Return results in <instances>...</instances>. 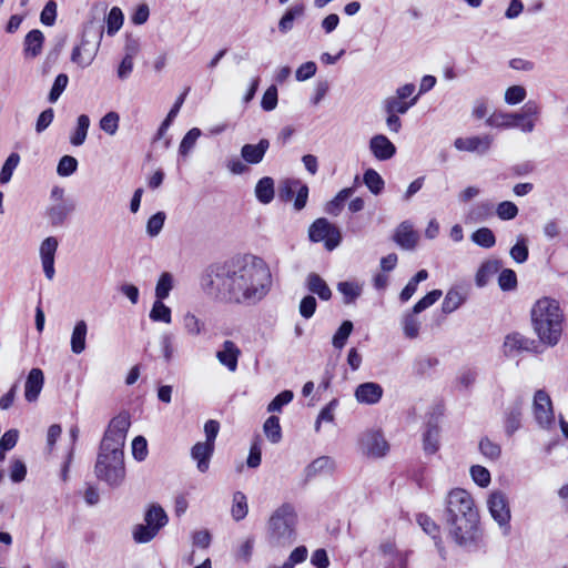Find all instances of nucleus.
Instances as JSON below:
<instances>
[{
	"label": "nucleus",
	"instance_id": "1",
	"mask_svg": "<svg viewBox=\"0 0 568 568\" xmlns=\"http://www.w3.org/2000/svg\"><path fill=\"white\" fill-rule=\"evenodd\" d=\"M203 291L215 300L255 304L272 286V274L263 258L244 254L210 265L201 278Z\"/></svg>",
	"mask_w": 568,
	"mask_h": 568
},
{
	"label": "nucleus",
	"instance_id": "2",
	"mask_svg": "<svg viewBox=\"0 0 568 568\" xmlns=\"http://www.w3.org/2000/svg\"><path fill=\"white\" fill-rule=\"evenodd\" d=\"M130 425L125 413L113 417L100 444L94 473L111 487L120 486L125 477L123 447Z\"/></svg>",
	"mask_w": 568,
	"mask_h": 568
},
{
	"label": "nucleus",
	"instance_id": "3",
	"mask_svg": "<svg viewBox=\"0 0 568 568\" xmlns=\"http://www.w3.org/2000/svg\"><path fill=\"white\" fill-rule=\"evenodd\" d=\"M445 514L455 542L463 547L471 544L479 516L470 494L462 488L450 490L446 499Z\"/></svg>",
	"mask_w": 568,
	"mask_h": 568
},
{
	"label": "nucleus",
	"instance_id": "4",
	"mask_svg": "<svg viewBox=\"0 0 568 568\" xmlns=\"http://www.w3.org/2000/svg\"><path fill=\"white\" fill-rule=\"evenodd\" d=\"M531 324L539 341L548 346L559 343L562 334L564 313L558 301L539 298L530 311Z\"/></svg>",
	"mask_w": 568,
	"mask_h": 568
},
{
	"label": "nucleus",
	"instance_id": "5",
	"mask_svg": "<svg viewBox=\"0 0 568 568\" xmlns=\"http://www.w3.org/2000/svg\"><path fill=\"white\" fill-rule=\"evenodd\" d=\"M297 515L291 504H283L276 508L267 521L266 538L271 546L283 547L291 545L295 539Z\"/></svg>",
	"mask_w": 568,
	"mask_h": 568
},
{
	"label": "nucleus",
	"instance_id": "6",
	"mask_svg": "<svg viewBox=\"0 0 568 568\" xmlns=\"http://www.w3.org/2000/svg\"><path fill=\"white\" fill-rule=\"evenodd\" d=\"M540 112V105L536 101L529 100L524 104L520 112L493 113L486 120V124L493 128H518L524 133H530L535 130Z\"/></svg>",
	"mask_w": 568,
	"mask_h": 568
},
{
	"label": "nucleus",
	"instance_id": "7",
	"mask_svg": "<svg viewBox=\"0 0 568 568\" xmlns=\"http://www.w3.org/2000/svg\"><path fill=\"white\" fill-rule=\"evenodd\" d=\"M102 38V28H95L93 21L87 23L83 30L81 43L72 50L71 61L80 68L89 67L98 54Z\"/></svg>",
	"mask_w": 568,
	"mask_h": 568
},
{
	"label": "nucleus",
	"instance_id": "8",
	"mask_svg": "<svg viewBox=\"0 0 568 568\" xmlns=\"http://www.w3.org/2000/svg\"><path fill=\"white\" fill-rule=\"evenodd\" d=\"M145 524H139L133 529V539L138 544L151 541L168 524L165 510L158 504H152L144 515Z\"/></svg>",
	"mask_w": 568,
	"mask_h": 568
},
{
	"label": "nucleus",
	"instance_id": "9",
	"mask_svg": "<svg viewBox=\"0 0 568 568\" xmlns=\"http://www.w3.org/2000/svg\"><path fill=\"white\" fill-rule=\"evenodd\" d=\"M308 239L314 243L324 242L328 251L336 248L342 242L341 230L325 217L316 219L308 229Z\"/></svg>",
	"mask_w": 568,
	"mask_h": 568
},
{
	"label": "nucleus",
	"instance_id": "10",
	"mask_svg": "<svg viewBox=\"0 0 568 568\" xmlns=\"http://www.w3.org/2000/svg\"><path fill=\"white\" fill-rule=\"evenodd\" d=\"M358 447L361 453L369 458L384 457L389 449V445L384 438L382 432L377 429H368L364 432L359 436Z\"/></svg>",
	"mask_w": 568,
	"mask_h": 568
},
{
	"label": "nucleus",
	"instance_id": "11",
	"mask_svg": "<svg viewBox=\"0 0 568 568\" xmlns=\"http://www.w3.org/2000/svg\"><path fill=\"white\" fill-rule=\"evenodd\" d=\"M534 416L541 428H549L555 422L552 403L548 393L538 389L534 395L532 402Z\"/></svg>",
	"mask_w": 568,
	"mask_h": 568
},
{
	"label": "nucleus",
	"instance_id": "12",
	"mask_svg": "<svg viewBox=\"0 0 568 568\" xmlns=\"http://www.w3.org/2000/svg\"><path fill=\"white\" fill-rule=\"evenodd\" d=\"M487 506L494 520L497 521L500 527H508L511 516L507 495L501 490L491 491L487 500Z\"/></svg>",
	"mask_w": 568,
	"mask_h": 568
},
{
	"label": "nucleus",
	"instance_id": "13",
	"mask_svg": "<svg viewBox=\"0 0 568 568\" xmlns=\"http://www.w3.org/2000/svg\"><path fill=\"white\" fill-rule=\"evenodd\" d=\"M418 233L409 221L402 222L395 230L393 241L403 250L412 251L417 246Z\"/></svg>",
	"mask_w": 568,
	"mask_h": 568
},
{
	"label": "nucleus",
	"instance_id": "14",
	"mask_svg": "<svg viewBox=\"0 0 568 568\" xmlns=\"http://www.w3.org/2000/svg\"><path fill=\"white\" fill-rule=\"evenodd\" d=\"M384 389L378 383L366 382L356 387L354 396L359 404L375 405L382 399Z\"/></svg>",
	"mask_w": 568,
	"mask_h": 568
},
{
	"label": "nucleus",
	"instance_id": "15",
	"mask_svg": "<svg viewBox=\"0 0 568 568\" xmlns=\"http://www.w3.org/2000/svg\"><path fill=\"white\" fill-rule=\"evenodd\" d=\"M215 356L221 365L233 373L237 369L241 349L233 341L226 339L222 343L221 349L216 352Z\"/></svg>",
	"mask_w": 568,
	"mask_h": 568
},
{
	"label": "nucleus",
	"instance_id": "16",
	"mask_svg": "<svg viewBox=\"0 0 568 568\" xmlns=\"http://www.w3.org/2000/svg\"><path fill=\"white\" fill-rule=\"evenodd\" d=\"M493 143V139L489 135L483 136H469V138H457L454 142V146L458 151L476 152L479 154L486 153Z\"/></svg>",
	"mask_w": 568,
	"mask_h": 568
},
{
	"label": "nucleus",
	"instance_id": "17",
	"mask_svg": "<svg viewBox=\"0 0 568 568\" xmlns=\"http://www.w3.org/2000/svg\"><path fill=\"white\" fill-rule=\"evenodd\" d=\"M369 150L379 161H387L396 153V146L384 134H376L369 141Z\"/></svg>",
	"mask_w": 568,
	"mask_h": 568
},
{
	"label": "nucleus",
	"instance_id": "18",
	"mask_svg": "<svg viewBox=\"0 0 568 568\" xmlns=\"http://www.w3.org/2000/svg\"><path fill=\"white\" fill-rule=\"evenodd\" d=\"M44 385V374L40 368H32L26 379L24 398L29 403L37 402Z\"/></svg>",
	"mask_w": 568,
	"mask_h": 568
},
{
	"label": "nucleus",
	"instance_id": "19",
	"mask_svg": "<svg viewBox=\"0 0 568 568\" xmlns=\"http://www.w3.org/2000/svg\"><path fill=\"white\" fill-rule=\"evenodd\" d=\"M268 148L267 139H261L256 144L246 143L241 148V158L246 164H258L263 161Z\"/></svg>",
	"mask_w": 568,
	"mask_h": 568
},
{
	"label": "nucleus",
	"instance_id": "20",
	"mask_svg": "<svg viewBox=\"0 0 568 568\" xmlns=\"http://www.w3.org/2000/svg\"><path fill=\"white\" fill-rule=\"evenodd\" d=\"M524 399L518 397L505 413V432L508 436H513L521 426V409Z\"/></svg>",
	"mask_w": 568,
	"mask_h": 568
},
{
	"label": "nucleus",
	"instance_id": "21",
	"mask_svg": "<svg viewBox=\"0 0 568 568\" xmlns=\"http://www.w3.org/2000/svg\"><path fill=\"white\" fill-rule=\"evenodd\" d=\"M214 444L206 442L196 443L191 449V456L197 463V469L205 473L210 466V459L214 453Z\"/></svg>",
	"mask_w": 568,
	"mask_h": 568
},
{
	"label": "nucleus",
	"instance_id": "22",
	"mask_svg": "<svg viewBox=\"0 0 568 568\" xmlns=\"http://www.w3.org/2000/svg\"><path fill=\"white\" fill-rule=\"evenodd\" d=\"M467 300V291L462 286H454L445 295L442 303V311L450 314L460 307Z\"/></svg>",
	"mask_w": 568,
	"mask_h": 568
},
{
	"label": "nucleus",
	"instance_id": "23",
	"mask_svg": "<svg viewBox=\"0 0 568 568\" xmlns=\"http://www.w3.org/2000/svg\"><path fill=\"white\" fill-rule=\"evenodd\" d=\"M43 42L44 36L40 30L33 29L28 32L23 41L24 57L37 58L42 51Z\"/></svg>",
	"mask_w": 568,
	"mask_h": 568
},
{
	"label": "nucleus",
	"instance_id": "24",
	"mask_svg": "<svg viewBox=\"0 0 568 568\" xmlns=\"http://www.w3.org/2000/svg\"><path fill=\"white\" fill-rule=\"evenodd\" d=\"M74 210L75 204L73 202L61 201L50 206L47 211V215L53 226H60Z\"/></svg>",
	"mask_w": 568,
	"mask_h": 568
},
{
	"label": "nucleus",
	"instance_id": "25",
	"mask_svg": "<svg viewBox=\"0 0 568 568\" xmlns=\"http://www.w3.org/2000/svg\"><path fill=\"white\" fill-rule=\"evenodd\" d=\"M501 267V261L497 258L487 260L479 266L475 283L478 287H484L488 284L490 277L495 275Z\"/></svg>",
	"mask_w": 568,
	"mask_h": 568
},
{
	"label": "nucleus",
	"instance_id": "26",
	"mask_svg": "<svg viewBox=\"0 0 568 568\" xmlns=\"http://www.w3.org/2000/svg\"><path fill=\"white\" fill-rule=\"evenodd\" d=\"M417 523L426 534L433 537V539L435 540V546L442 559H446V550L443 546L442 539L436 535V532L438 531L437 524L426 514H419L417 516Z\"/></svg>",
	"mask_w": 568,
	"mask_h": 568
},
{
	"label": "nucleus",
	"instance_id": "27",
	"mask_svg": "<svg viewBox=\"0 0 568 568\" xmlns=\"http://www.w3.org/2000/svg\"><path fill=\"white\" fill-rule=\"evenodd\" d=\"M88 334V325L85 321L80 320L75 323L72 334H71V341L70 346L73 354H81L84 352L87 344L85 338Z\"/></svg>",
	"mask_w": 568,
	"mask_h": 568
},
{
	"label": "nucleus",
	"instance_id": "28",
	"mask_svg": "<svg viewBox=\"0 0 568 568\" xmlns=\"http://www.w3.org/2000/svg\"><path fill=\"white\" fill-rule=\"evenodd\" d=\"M530 344H532L531 341L526 338L519 333H513L506 336L504 342V353L506 356H514L515 353L523 351V349H529Z\"/></svg>",
	"mask_w": 568,
	"mask_h": 568
},
{
	"label": "nucleus",
	"instance_id": "29",
	"mask_svg": "<svg viewBox=\"0 0 568 568\" xmlns=\"http://www.w3.org/2000/svg\"><path fill=\"white\" fill-rule=\"evenodd\" d=\"M307 290L316 294L321 300L328 301L332 297V291L326 282L316 273H310L306 280Z\"/></svg>",
	"mask_w": 568,
	"mask_h": 568
},
{
	"label": "nucleus",
	"instance_id": "30",
	"mask_svg": "<svg viewBox=\"0 0 568 568\" xmlns=\"http://www.w3.org/2000/svg\"><path fill=\"white\" fill-rule=\"evenodd\" d=\"M275 194L274 180L270 176H264L255 185V196L262 204H268L273 201Z\"/></svg>",
	"mask_w": 568,
	"mask_h": 568
},
{
	"label": "nucleus",
	"instance_id": "31",
	"mask_svg": "<svg viewBox=\"0 0 568 568\" xmlns=\"http://www.w3.org/2000/svg\"><path fill=\"white\" fill-rule=\"evenodd\" d=\"M416 102L417 97H414L410 101H405L397 97H388L384 101V110L386 113L396 115L405 114Z\"/></svg>",
	"mask_w": 568,
	"mask_h": 568
},
{
	"label": "nucleus",
	"instance_id": "32",
	"mask_svg": "<svg viewBox=\"0 0 568 568\" xmlns=\"http://www.w3.org/2000/svg\"><path fill=\"white\" fill-rule=\"evenodd\" d=\"M89 126L90 118L87 114L79 115L77 120V128L70 136V143L74 146L82 145L87 139Z\"/></svg>",
	"mask_w": 568,
	"mask_h": 568
},
{
	"label": "nucleus",
	"instance_id": "33",
	"mask_svg": "<svg viewBox=\"0 0 568 568\" xmlns=\"http://www.w3.org/2000/svg\"><path fill=\"white\" fill-rule=\"evenodd\" d=\"M337 291L343 295L344 304L348 305L354 303L362 294V286L355 282H339Z\"/></svg>",
	"mask_w": 568,
	"mask_h": 568
},
{
	"label": "nucleus",
	"instance_id": "34",
	"mask_svg": "<svg viewBox=\"0 0 568 568\" xmlns=\"http://www.w3.org/2000/svg\"><path fill=\"white\" fill-rule=\"evenodd\" d=\"M304 13V6L303 4H295L291 7L284 16L281 18L278 22V30L282 33H287L291 31L294 27V21L296 18L302 17Z\"/></svg>",
	"mask_w": 568,
	"mask_h": 568
},
{
	"label": "nucleus",
	"instance_id": "35",
	"mask_svg": "<svg viewBox=\"0 0 568 568\" xmlns=\"http://www.w3.org/2000/svg\"><path fill=\"white\" fill-rule=\"evenodd\" d=\"M353 193L354 187H345L341 190L336 194V196L326 204L325 212L331 215L337 216L341 213L345 201L349 199L353 195Z\"/></svg>",
	"mask_w": 568,
	"mask_h": 568
},
{
	"label": "nucleus",
	"instance_id": "36",
	"mask_svg": "<svg viewBox=\"0 0 568 568\" xmlns=\"http://www.w3.org/2000/svg\"><path fill=\"white\" fill-rule=\"evenodd\" d=\"M248 513L247 498L244 493L235 491L233 494V503L231 508L232 518L240 521L246 517Z\"/></svg>",
	"mask_w": 568,
	"mask_h": 568
},
{
	"label": "nucleus",
	"instance_id": "37",
	"mask_svg": "<svg viewBox=\"0 0 568 568\" xmlns=\"http://www.w3.org/2000/svg\"><path fill=\"white\" fill-rule=\"evenodd\" d=\"M335 467L334 460L328 456H322L313 460L305 469L307 477H313L323 471H332Z\"/></svg>",
	"mask_w": 568,
	"mask_h": 568
},
{
	"label": "nucleus",
	"instance_id": "38",
	"mask_svg": "<svg viewBox=\"0 0 568 568\" xmlns=\"http://www.w3.org/2000/svg\"><path fill=\"white\" fill-rule=\"evenodd\" d=\"M263 430L267 439L273 444L282 439V428L277 416H270L263 425Z\"/></svg>",
	"mask_w": 568,
	"mask_h": 568
},
{
	"label": "nucleus",
	"instance_id": "39",
	"mask_svg": "<svg viewBox=\"0 0 568 568\" xmlns=\"http://www.w3.org/2000/svg\"><path fill=\"white\" fill-rule=\"evenodd\" d=\"M363 182L375 195L379 194L385 185L383 178L374 169H367L364 172Z\"/></svg>",
	"mask_w": 568,
	"mask_h": 568
},
{
	"label": "nucleus",
	"instance_id": "40",
	"mask_svg": "<svg viewBox=\"0 0 568 568\" xmlns=\"http://www.w3.org/2000/svg\"><path fill=\"white\" fill-rule=\"evenodd\" d=\"M509 254L516 263H525L529 256L528 240L524 235H519L516 244L511 246Z\"/></svg>",
	"mask_w": 568,
	"mask_h": 568
},
{
	"label": "nucleus",
	"instance_id": "41",
	"mask_svg": "<svg viewBox=\"0 0 568 568\" xmlns=\"http://www.w3.org/2000/svg\"><path fill=\"white\" fill-rule=\"evenodd\" d=\"M124 16L119 7L111 8L106 17V34L113 37L123 26Z\"/></svg>",
	"mask_w": 568,
	"mask_h": 568
},
{
	"label": "nucleus",
	"instance_id": "42",
	"mask_svg": "<svg viewBox=\"0 0 568 568\" xmlns=\"http://www.w3.org/2000/svg\"><path fill=\"white\" fill-rule=\"evenodd\" d=\"M439 429L437 425L428 424L424 434L423 443L426 454H435L438 449Z\"/></svg>",
	"mask_w": 568,
	"mask_h": 568
},
{
	"label": "nucleus",
	"instance_id": "43",
	"mask_svg": "<svg viewBox=\"0 0 568 568\" xmlns=\"http://www.w3.org/2000/svg\"><path fill=\"white\" fill-rule=\"evenodd\" d=\"M471 241L480 247L490 248L496 244V236L488 227H480L471 234Z\"/></svg>",
	"mask_w": 568,
	"mask_h": 568
},
{
	"label": "nucleus",
	"instance_id": "44",
	"mask_svg": "<svg viewBox=\"0 0 568 568\" xmlns=\"http://www.w3.org/2000/svg\"><path fill=\"white\" fill-rule=\"evenodd\" d=\"M149 316L153 322H163L165 324H170L172 321L171 308L163 303V300L158 298L153 303Z\"/></svg>",
	"mask_w": 568,
	"mask_h": 568
},
{
	"label": "nucleus",
	"instance_id": "45",
	"mask_svg": "<svg viewBox=\"0 0 568 568\" xmlns=\"http://www.w3.org/2000/svg\"><path fill=\"white\" fill-rule=\"evenodd\" d=\"M416 314L417 313H413V311L406 313L402 321L404 334L410 339L416 338L419 334L420 323L417 320Z\"/></svg>",
	"mask_w": 568,
	"mask_h": 568
},
{
	"label": "nucleus",
	"instance_id": "46",
	"mask_svg": "<svg viewBox=\"0 0 568 568\" xmlns=\"http://www.w3.org/2000/svg\"><path fill=\"white\" fill-rule=\"evenodd\" d=\"M173 288V276L169 272H163L155 286V297L158 300H165Z\"/></svg>",
	"mask_w": 568,
	"mask_h": 568
},
{
	"label": "nucleus",
	"instance_id": "47",
	"mask_svg": "<svg viewBox=\"0 0 568 568\" xmlns=\"http://www.w3.org/2000/svg\"><path fill=\"white\" fill-rule=\"evenodd\" d=\"M185 94L186 93L181 94L178 98V100L175 101V103L173 104V106L171 108V110L169 111L166 118L163 120V122L161 123V125L158 130L156 139H161L165 134L166 130L170 128L172 121L178 115V113L184 102Z\"/></svg>",
	"mask_w": 568,
	"mask_h": 568
},
{
	"label": "nucleus",
	"instance_id": "48",
	"mask_svg": "<svg viewBox=\"0 0 568 568\" xmlns=\"http://www.w3.org/2000/svg\"><path fill=\"white\" fill-rule=\"evenodd\" d=\"M353 323L351 321H344L336 333L333 336L332 344L335 348L342 349L352 334Z\"/></svg>",
	"mask_w": 568,
	"mask_h": 568
},
{
	"label": "nucleus",
	"instance_id": "49",
	"mask_svg": "<svg viewBox=\"0 0 568 568\" xmlns=\"http://www.w3.org/2000/svg\"><path fill=\"white\" fill-rule=\"evenodd\" d=\"M183 327L186 334L197 336L204 331V323L195 314L187 312L183 316Z\"/></svg>",
	"mask_w": 568,
	"mask_h": 568
},
{
	"label": "nucleus",
	"instance_id": "50",
	"mask_svg": "<svg viewBox=\"0 0 568 568\" xmlns=\"http://www.w3.org/2000/svg\"><path fill=\"white\" fill-rule=\"evenodd\" d=\"M20 162V156L18 153H11L4 164L2 165V169L0 171V183L6 184L11 180V176L13 174L14 169L18 166Z\"/></svg>",
	"mask_w": 568,
	"mask_h": 568
},
{
	"label": "nucleus",
	"instance_id": "51",
	"mask_svg": "<svg viewBox=\"0 0 568 568\" xmlns=\"http://www.w3.org/2000/svg\"><path fill=\"white\" fill-rule=\"evenodd\" d=\"M201 136V130L197 128H193L183 136L180 146L179 153L183 156H186L191 150L194 148L196 140Z\"/></svg>",
	"mask_w": 568,
	"mask_h": 568
},
{
	"label": "nucleus",
	"instance_id": "52",
	"mask_svg": "<svg viewBox=\"0 0 568 568\" xmlns=\"http://www.w3.org/2000/svg\"><path fill=\"white\" fill-rule=\"evenodd\" d=\"M518 281L515 271L505 268L499 273L498 285L501 291L509 292L517 287Z\"/></svg>",
	"mask_w": 568,
	"mask_h": 568
},
{
	"label": "nucleus",
	"instance_id": "53",
	"mask_svg": "<svg viewBox=\"0 0 568 568\" xmlns=\"http://www.w3.org/2000/svg\"><path fill=\"white\" fill-rule=\"evenodd\" d=\"M166 215L164 212L160 211L153 214L146 223V233L151 236H158L164 226Z\"/></svg>",
	"mask_w": 568,
	"mask_h": 568
},
{
	"label": "nucleus",
	"instance_id": "54",
	"mask_svg": "<svg viewBox=\"0 0 568 568\" xmlns=\"http://www.w3.org/2000/svg\"><path fill=\"white\" fill-rule=\"evenodd\" d=\"M160 346L165 363H170L174 355V335L172 333H163L160 336Z\"/></svg>",
	"mask_w": 568,
	"mask_h": 568
},
{
	"label": "nucleus",
	"instance_id": "55",
	"mask_svg": "<svg viewBox=\"0 0 568 568\" xmlns=\"http://www.w3.org/2000/svg\"><path fill=\"white\" fill-rule=\"evenodd\" d=\"M120 116L116 112L110 111L100 120V128L110 135H114L119 129Z\"/></svg>",
	"mask_w": 568,
	"mask_h": 568
},
{
	"label": "nucleus",
	"instance_id": "56",
	"mask_svg": "<svg viewBox=\"0 0 568 568\" xmlns=\"http://www.w3.org/2000/svg\"><path fill=\"white\" fill-rule=\"evenodd\" d=\"M69 82V78L65 73H60L54 79L53 85L49 92L48 100L51 103H54L58 101L62 92L65 90Z\"/></svg>",
	"mask_w": 568,
	"mask_h": 568
},
{
	"label": "nucleus",
	"instance_id": "57",
	"mask_svg": "<svg viewBox=\"0 0 568 568\" xmlns=\"http://www.w3.org/2000/svg\"><path fill=\"white\" fill-rule=\"evenodd\" d=\"M442 296L440 290H433L422 297L412 308L413 313H422L433 304H435Z\"/></svg>",
	"mask_w": 568,
	"mask_h": 568
},
{
	"label": "nucleus",
	"instance_id": "58",
	"mask_svg": "<svg viewBox=\"0 0 568 568\" xmlns=\"http://www.w3.org/2000/svg\"><path fill=\"white\" fill-rule=\"evenodd\" d=\"M78 169V161L71 155H63L57 166V173L60 176H70Z\"/></svg>",
	"mask_w": 568,
	"mask_h": 568
},
{
	"label": "nucleus",
	"instance_id": "59",
	"mask_svg": "<svg viewBox=\"0 0 568 568\" xmlns=\"http://www.w3.org/2000/svg\"><path fill=\"white\" fill-rule=\"evenodd\" d=\"M527 95L526 89L521 85H511L505 92V102L509 105L519 104Z\"/></svg>",
	"mask_w": 568,
	"mask_h": 568
},
{
	"label": "nucleus",
	"instance_id": "60",
	"mask_svg": "<svg viewBox=\"0 0 568 568\" xmlns=\"http://www.w3.org/2000/svg\"><path fill=\"white\" fill-rule=\"evenodd\" d=\"M294 394L292 390H283L267 405V412H281L282 407L291 403Z\"/></svg>",
	"mask_w": 568,
	"mask_h": 568
},
{
	"label": "nucleus",
	"instance_id": "61",
	"mask_svg": "<svg viewBox=\"0 0 568 568\" xmlns=\"http://www.w3.org/2000/svg\"><path fill=\"white\" fill-rule=\"evenodd\" d=\"M301 184L300 180L287 179L282 182L278 189V196L282 201H291L294 196L295 189Z\"/></svg>",
	"mask_w": 568,
	"mask_h": 568
},
{
	"label": "nucleus",
	"instance_id": "62",
	"mask_svg": "<svg viewBox=\"0 0 568 568\" xmlns=\"http://www.w3.org/2000/svg\"><path fill=\"white\" fill-rule=\"evenodd\" d=\"M479 449L485 457L491 460H496L497 458H499L501 453L500 446L496 443H493L488 438H484L480 440Z\"/></svg>",
	"mask_w": 568,
	"mask_h": 568
},
{
	"label": "nucleus",
	"instance_id": "63",
	"mask_svg": "<svg viewBox=\"0 0 568 568\" xmlns=\"http://www.w3.org/2000/svg\"><path fill=\"white\" fill-rule=\"evenodd\" d=\"M470 475L473 480L480 487H486L490 483V473L480 465L471 466Z\"/></svg>",
	"mask_w": 568,
	"mask_h": 568
},
{
	"label": "nucleus",
	"instance_id": "64",
	"mask_svg": "<svg viewBox=\"0 0 568 568\" xmlns=\"http://www.w3.org/2000/svg\"><path fill=\"white\" fill-rule=\"evenodd\" d=\"M518 214V207L510 201H504L497 206V215L500 220L508 221L513 220Z\"/></svg>",
	"mask_w": 568,
	"mask_h": 568
}]
</instances>
